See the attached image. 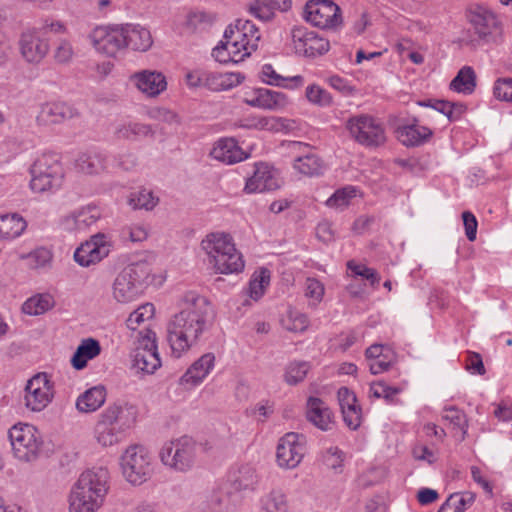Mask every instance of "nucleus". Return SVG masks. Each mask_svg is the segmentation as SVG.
I'll return each mask as SVG.
<instances>
[{"label": "nucleus", "instance_id": "obj_40", "mask_svg": "<svg viewBox=\"0 0 512 512\" xmlns=\"http://www.w3.org/2000/svg\"><path fill=\"white\" fill-rule=\"evenodd\" d=\"M212 56L217 62L223 64L238 63L246 58L235 43L228 38H224V41H221L220 44L213 49Z\"/></svg>", "mask_w": 512, "mask_h": 512}, {"label": "nucleus", "instance_id": "obj_45", "mask_svg": "<svg viewBox=\"0 0 512 512\" xmlns=\"http://www.w3.org/2000/svg\"><path fill=\"white\" fill-rule=\"evenodd\" d=\"M475 502L472 492L453 493L440 506L438 512H465Z\"/></svg>", "mask_w": 512, "mask_h": 512}, {"label": "nucleus", "instance_id": "obj_24", "mask_svg": "<svg viewBox=\"0 0 512 512\" xmlns=\"http://www.w3.org/2000/svg\"><path fill=\"white\" fill-rule=\"evenodd\" d=\"M101 218V210L95 205L78 208L61 219V226L66 231H85Z\"/></svg>", "mask_w": 512, "mask_h": 512}, {"label": "nucleus", "instance_id": "obj_61", "mask_svg": "<svg viewBox=\"0 0 512 512\" xmlns=\"http://www.w3.org/2000/svg\"><path fill=\"white\" fill-rule=\"evenodd\" d=\"M343 460L344 454L338 447H329L323 454V463L335 471L342 467Z\"/></svg>", "mask_w": 512, "mask_h": 512}, {"label": "nucleus", "instance_id": "obj_57", "mask_svg": "<svg viewBox=\"0 0 512 512\" xmlns=\"http://www.w3.org/2000/svg\"><path fill=\"white\" fill-rule=\"evenodd\" d=\"M324 286L315 278H308L305 283V296L310 299V306L315 307L323 298Z\"/></svg>", "mask_w": 512, "mask_h": 512}, {"label": "nucleus", "instance_id": "obj_19", "mask_svg": "<svg viewBox=\"0 0 512 512\" xmlns=\"http://www.w3.org/2000/svg\"><path fill=\"white\" fill-rule=\"evenodd\" d=\"M282 185L280 172L266 162H259L254 165L252 176L247 178L244 192L247 194L274 191Z\"/></svg>", "mask_w": 512, "mask_h": 512}, {"label": "nucleus", "instance_id": "obj_35", "mask_svg": "<svg viewBox=\"0 0 512 512\" xmlns=\"http://www.w3.org/2000/svg\"><path fill=\"white\" fill-rule=\"evenodd\" d=\"M244 80L239 73H220L207 71L204 78V87L213 91L229 90Z\"/></svg>", "mask_w": 512, "mask_h": 512}, {"label": "nucleus", "instance_id": "obj_44", "mask_svg": "<svg viewBox=\"0 0 512 512\" xmlns=\"http://www.w3.org/2000/svg\"><path fill=\"white\" fill-rule=\"evenodd\" d=\"M476 87V74L472 67H462L450 83V89L463 94H471Z\"/></svg>", "mask_w": 512, "mask_h": 512}, {"label": "nucleus", "instance_id": "obj_10", "mask_svg": "<svg viewBox=\"0 0 512 512\" xmlns=\"http://www.w3.org/2000/svg\"><path fill=\"white\" fill-rule=\"evenodd\" d=\"M196 451V443L191 438L183 436L165 443L159 456L165 466L178 472H186L194 466Z\"/></svg>", "mask_w": 512, "mask_h": 512}, {"label": "nucleus", "instance_id": "obj_41", "mask_svg": "<svg viewBox=\"0 0 512 512\" xmlns=\"http://www.w3.org/2000/svg\"><path fill=\"white\" fill-rule=\"evenodd\" d=\"M153 134L154 132L150 125L139 122H122L115 128V135L119 139L135 140L141 137L152 136Z\"/></svg>", "mask_w": 512, "mask_h": 512}, {"label": "nucleus", "instance_id": "obj_33", "mask_svg": "<svg viewBox=\"0 0 512 512\" xmlns=\"http://www.w3.org/2000/svg\"><path fill=\"white\" fill-rule=\"evenodd\" d=\"M76 168L85 174H98L106 168V155L98 150L80 153L76 159Z\"/></svg>", "mask_w": 512, "mask_h": 512}, {"label": "nucleus", "instance_id": "obj_56", "mask_svg": "<svg viewBox=\"0 0 512 512\" xmlns=\"http://www.w3.org/2000/svg\"><path fill=\"white\" fill-rule=\"evenodd\" d=\"M306 98L314 105L321 107L329 106L332 102L331 95L319 85H309L306 88Z\"/></svg>", "mask_w": 512, "mask_h": 512}, {"label": "nucleus", "instance_id": "obj_39", "mask_svg": "<svg viewBox=\"0 0 512 512\" xmlns=\"http://www.w3.org/2000/svg\"><path fill=\"white\" fill-rule=\"evenodd\" d=\"M209 512H235L237 496L227 491H213L206 502Z\"/></svg>", "mask_w": 512, "mask_h": 512}, {"label": "nucleus", "instance_id": "obj_2", "mask_svg": "<svg viewBox=\"0 0 512 512\" xmlns=\"http://www.w3.org/2000/svg\"><path fill=\"white\" fill-rule=\"evenodd\" d=\"M137 417L136 408L128 403H115L108 406L100 415L94 435L98 444L109 447L125 438Z\"/></svg>", "mask_w": 512, "mask_h": 512}, {"label": "nucleus", "instance_id": "obj_23", "mask_svg": "<svg viewBox=\"0 0 512 512\" xmlns=\"http://www.w3.org/2000/svg\"><path fill=\"white\" fill-rule=\"evenodd\" d=\"M130 83L147 97H156L167 88L165 76L156 70H140L129 76Z\"/></svg>", "mask_w": 512, "mask_h": 512}, {"label": "nucleus", "instance_id": "obj_60", "mask_svg": "<svg viewBox=\"0 0 512 512\" xmlns=\"http://www.w3.org/2000/svg\"><path fill=\"white\" fill-rule=\"evenodd\" d=\"M493 93L499 100L512 102V78L498 79L494 84Z\"/></svg>", "mask_w": 512, "mask_h": 512}, {"label": "nucleus", "instance_id": "obj_25", "mask_svg": "<svg viewBox=\"0 0 512 512\" xmlns=\"http://www.w3.org/2000/svg\"><path fill=\"white\" fill-rule=\"evenodd\" d=\"M80 112L74 106L65 102H49L41 106L37 122L42 125L58 124L79 117Z\"/></svg>", "mask_w": 512, "mask_h": 512}, {"label": "nucleus", "instance_id": "obj_29", "mask_svg": "<svg viewBox=\"0 0 512 512\" xmlns=\"http://www.w3.org/2000/svg\"><path fill=\"white\" fill-rule=\"evenodd\" d=\"M215 356L206 353L196 360L180 378L181 384L196 386L200 384L214 368Z\"/></svg>", "mask_w": 512, "mask_h": 512}, {"label": "nucleus", "instance_id": "obj_36", "mask_svg": "<svg viewBox=\"0 0 512 512\" xmlns=\"http://www.w3.org/2000/svg\"><path fill=\"white\" fill-rule=\"evenodd\" d=\"M100 352L101 347L96 339H83L71 358V364L76 370H82L87 366V362L97 357Z\"/></svg>", "mask_w": 512, "mask_h": 512}, {"label": "nucleus", "instance_id": "obj_14", "mask_svg": "<svg viewBox=\"0 0 512 512\" xmlns=\"http://www.w3.org/2000/svg\"><path fill=\"white\" fill-rule=\"evenodd\" d=\"M111 249V239L106 234L97 233L75 250L74 260L82 267H89L106 258Z\"/></svg>", "mask_w": 512, "mask_h": 512}, {"label": "nucleus", "instance_id": "obj_42", "mask_svg": "<svg viewBox=\"0 0 512 512\" xmlns=\"http://www.w3.org/2000/svg\"><path fill=\"white\" fill-rule=\"evenodd\" d=\"M26 228L25 220L18 214L0 216V238L14 239L22 234Z\"/></svg>", "mask_w": 512, "mask_h": 512}, {"label": "nucleus", "instance_id": "obj_59", "mask_svg": "<svg viewBox=\"0 0 512 512\" xmlns=\"http://www.w3.org/2000/svg\"><path fill=\"white\" fill-rule=\"evenodd\" d=\"M442 418L451 423L454 427L460 428L463 432V436L466 434L467 420L463 412L455 407H449L445 409Z\"/></svg>", "mask_w": 512, "mask_h": 512}, {"label": "nucleus", "instance_id": "obj_58", "mask_svg": "<svg viewBox=\"0 0 512 512\" xmlns=\"http://www.w3.org/2000/svg\"><path fill=\"white\" fill-rule=\"evenodd\" d=\"M54 59L59 64L69 63L74 56V49L70 41L62 39L54 50Z\"/></svg>", "mask_w": 512, "mask_h": 512}, {"label": "nucleus", "instance_id": "obj_6", "mask_svg": "<svg viewBox=\"0 0 512 512\" xmlns=\"http://www.w3.org/2000/svg\"><path fill=\"white\" fill-rule=\"evenodd\" d=\"M30 188L35 193L53 192L63 183L64 169L55 154H43L30 168Z\"/></svg>", "mask_w": 512, "mask_h": 512}, {"label": "nucleus", "instance_id": "obj_16", "mask_svg": "<svg viewBox=\"0 0 512 512\" xmlns=\"http://www.w3.org/2000/svg\"><path fill=\"white\" fill-rule=\"evenodd\" d=\"M161 366L157 351L156 335L153 331L147 330L139 346L132 355V367L137 372L147 374L154 373Z\"/></svg>", "mask_w": 512, "mask_h": 512}, {"label": "nucleus", "instance_id": "obj_8", "mask_svg": "<svg viewBox=\"0 0 512 512\" xmlns=\"http://www.w3.org/2000/svg\"><path fill=\"white\" fill-rule=\"evenodd\" d=\"M345 128L355 142L367 148L379 147L386 141L382 123L371 115H354L346 121Z\"/></svg>", "mask_w": 512, "mask_h": 512}, {"label": "nucleus", "instance_id": "obj_64", "mask_svg": "<svg viewBox=\"0 0 512 512\" xmlns=\"http://www.w3.org/2000/svg\"><path fill=\"white\" fill-rule=\"evenodd\" d=\"M345 424L353 430H356L361 424V408L358 404L341 411Z\"/></svg>", "mask_w": 512, "mask_h": 512}, {"label": "nucleus", "instance_id": "obj_51", "mask_svg": "<svg viewBox=\"0 0 512 512\" xmlns=\"http://www.w3.org/2000/svg\"><path fill=\"white\" fill-rule=\"evenodd\" d=\"M270 283V271L266 268H261L256 271L249 283V295L252 299L258 300L265 292V289Z\"/></svg>", "mask_w": 512, "mask_h": 512}, {"label": "nucleus", "instance_id": "obj_20", "mask_svg": "<svg viewBox=\"0 0 512 512\" xmlns=\"http://www.w3.org/2000/svg\"><path fill=\"white\" fill-rule=\"evenodd\" d=\"M109 473L105 468H93L82 472L73 484L81 493H85L104 503L109 490Z\"/></svg>", "mask_w": 512, "mask_h": 512}, {"label": "nucleus", "instance_id": "obj_38", "mask_svg": "<svg viewBox=\"0 0 512 512\" xmlns=\"http://www.w3.org/2000/svg\"><path fill=\"white\" fill-rule=\"evenodd\" d=\"M230 482L237 490L254 489L258 483V473L252 464H241L230 473Z\"/></svg>", "mask_w": 512, "mask_h": 512}, {"label": "nucleus", "instance_id": "obj_47", "mask_svg": "<svg viewBox=\"0 0 512 512\" xmlns=\"http://www.w3.org/2000/svg\"><path fill=\"white\" fill-rule=\"evenodd\" d=\"M280 322L285 330L294 333L304 332L309 325L307 315L292 308H289L286 311V313L282 316Z\"/></svg>", "mask_w": 512, "mask_h": 512}, {"label": "nucleus", "instance_id": "obj_49", "mask_svg": "<svg viewBox=\"0 0 512 512\" xmlns=\"http://www.w3.org/2000/svg\"><path fill=\"white\" fill-rule=\"evenodd\" d=\"M287 500L285 494L278 489H273L262 497L260 512H287Z\"/></svg>", "mask_w": 512, "mask_h": 512}, {"label": "nucleus", "instance_id": "obj_34", "mask_svg": "<svg viewBox=\"0 0 512 512\" xmlns=\"http://www.w3.org/2000/svg\"><path fill=\"white\" fill-rule=\"evenodd\" d=\"M106 400L103 386H94L80 394L76 400V408L81 413H92L98 410Z\"/></svg>", "mask_w": 512, "mask_h": 512}, {"label": "nucleus", "instance_id": "obj_63", "mask_svg": "<svg viewBox=\"0 0 512 512\" xmlns=\"http://www.w3.org/2000/svg\"><path fill=\"white\" fill-rule=\"evenodd\" d=\"M29 259L34 268H43L50 264L52 253L49 249L40 247L30 253Z\"/></svg>", "mask_w": 512, "mask_h": 512}, {"label": "nucleus", "instance_id": "obj_9", "mask_svg": "<svg viewBox=\"0 0 512 512\" xmlns=\"http://www.w3.org/2000/svg\"><path fill=\"white\" fill-rule=\"evenodd\" d=\"M14 456L23 462L37 459L43 444L40 432L30 424H16L8 432Z\"/></svg>", "mask_w": 512, "mask_h": 512}, {"label": "nucleus", "instance_id": "obj_15", "mask_svg": "<svg viewBox=\"0 0 512 512\" xmlns=\"http://www.w3.org/2000/svg\"><path fill=\"white\" fill-rule=\"evenodd\" d=\"M306 438L295 432L286 433L277 446L276 459L280 467L293 469L297 467L305 454Z\"/></svg>", "mask_w": 512, "mask_h": 512}, {"label": "nucleus", "instance_id": "obj_28", "mask_svg": "<svg viewBox=\"0 0 512 512\" xmlns=\"http://www.w3.org/2000/svg\"><path fill=\"white\" fill-rule=\"evenodd\" d=\"M306 416L309 422L323 431L332 429L334 425L331 410L323 400L317 397L308 399Z\"/></svg>", "mask_w": 512, "mask_h": 512}, {"label": "nucleus", "instance_id": "obj_1", "mask_svg": "<svg viewBox=\"0 0 512 512\" xmlns=\"http://www.w3.org/2000/svg\"><path fill=\"white\" fill-rule=\"evenodd\" d=\"M186 306L167 323V341L174 357H181L196 346L213 322L209 301L199 295L185 296Z\"/></svg>", "mask_w": 512, "mask_h": 512}, {"label": "nucleus", "instance_id": "obj_55", "mask_svg": "<svg viewBox=\"0 0 512 512\" xmlns=\"http://www.w3.org/2000/svg\"><path fill=\"white\" fill-rule=\"evenodd\" d=\"M401 391V387L391 386L383 380L374 382L370 386L371 395L376 398H384L388 403H392L394 401V397L401 393Z\"/></svg>", "mask_w": 512, "mask_h": 512}, {"label": "nucleus", "instance_id": "obj_46", "mask_svg": "<svg viewBox=\"0 0 512 512\" xmlns=\"http://www.w3.org/2000/svg\"><path fill=\"white\" fill-rule=\"evenodd\" d=\"M295 122L281 117H262L245 127L268 130L272 132H288L294 128Z\"/></svg>", "mask_w": 512, "mask_h": 512}, {"label": "nucleus", "instance_id": "obj_54", "mask_svg": "<svg viewBox=\"0 0 512 512\" xmlns=\"http://www.w3.org/2000/svg\"><path fill=\"white\" fill-rule=\"evenodd\" d=\"M157 201L158 199L154 197L153 193L146 189L131 193L129 197V205L133 209L151 210L156 206Z\"/></svg>", "mask_w": 512, "mask_h": 512}, {"label": "nucleus", "instance_id": "obj_4", "mask_svg": "<svg viewBox=\"0 0 512 512\" xmlns=\"http://www.w3.org/2000/svg\"><path fill=\"white\" fill-rule=\"evenodd\" d=\"M150 274L151 268L146 262H136L126 266L113 281V299L121 304L138 299L146 288Z\"/></svg>", "mask_w": 512, "mask_h": 512}, {"label": "nucleus", "instance_id": "obj_53", "mask_svg": "<svg viewBox=\"0 0 512 512\" xmlns=\"http://www.w3.org/2000/svg\"><path fill=\"white\" fill-rule=\"evenodd\" d=\"M356 196V189L353 186H346L336 190L325 202L329 208L342 210L347 207L352 198Z\"/></svg>", "mask_w": 512, "mask_h": 512}, {"label": "nucleus", "instance_id": "obj_50", "mask_svg": "<svg viewBox=\"0 0 512 512\" xmlns=\"http://www.w3.org/2000/svg\"><path fill=\"white\" fill-rule=\"evenodd\" d=\"M310 369L307 361H292L285 368L284 381L288 385H296L305 379Z\"/></svg>", "mask_w": 512, "mask_h": 512}, {"label": "nucleus", "instance_id": "obj_48", "mask_svg": "<svg viewBox=\"0 0 512 512\" xmlns=\"http://www.w3.org/2000/svg\"><path fill=\"white\" fill-rule=\"evenodd\" d=\"M259 96L261 102V109L265 110H279L286 107L289 103L287 96L278 91L259 88Z\"/></svg>", "mask_w": 512, "mask_h": 512}, {"label": "nucleus", "instance_id": "obj_37", "mask_svg": "<svg viewBox=\"0 0 512 512\" xmlns=\"http://www.w3.org/2000/svg\"><path fill=\"white\" fill-rule=\"evenodd\" d=\"M102 505L103 502L81 493L80 489L72 485L68 495L69 512H97Z\"/></svg>", "mask_w": 512, "mask_h": 512}, {"label": "nucleus", "instance_id": "obj_13", "mask_svg": "<svg viewBox=\"0 0 512 512\" xmlns=\"http://www.w3.org/2000/svg\"><path fill=\"white\" fill-rule=\"evenodd\" d=\"M54 396L53 384L46 373H38L25 386L24 403L33 411L40 412L48 406Z\"/></svg>", "mask_w": 512, "mask_h": 512}, {"label": "nucleus", "instance_id": "obj_7", "mask_svg": "<svg viewBox=\"0 0 512 512\" xmlns=\"http://www.w3.org/2000/svg\"><path fill=\"white\" fill-rule=\"evenodd\" d=\"M122 475L127 482L139 486L150 479L153 474L152 456L139 444L130 445L120 457Z\"/></svg>", "mask_w": 512, "mask_h": 512}, {"label": "nucleus", "instance_id": "obj_11", "mask_svg": "<svg viewBox=\"0 0 512 512\" xmlns=\"http://www.w3.org/2000/svg\"><path fill=\"white\" fill-rule=\"evenodd\" d=\"M122 24L101 25L94 28L88 38L98 53L116 57L125 50V37Z\"/></svg>", "mask_w": 512, "mask_h": 512}, {"label": "nucleus", "instance_id": "obj_62", "mask_svg": "<svg viewBox=\"0 0 512 512\" xmlns=\"http://www.w3.org/2000/svg\"><path fill=\"white\" fill-rule=\"evenodd\" d=\"M121 235L132 242H142L148 237V230L144 225L134 224L124 227Z\"/></svg>", "mask_w": 512, "mask_h": 512}, {"label": "nucleus", "instance_id": "obj_3", "mask_svg": "<svg viewBox=\"0 0 512 512\" xmlns=\"http://www.w3.org/2000/svg\"><path fill=\"white\" fill-rule=\"evenodd\" d=\"M208 263L220 274L239 273L244 269L242 254L236 249L232 237L225 233H210L201 242Z\"/></svg>", "mask_w": 512, "mask_h": 512}, {"label": "nucleus", "instance_id": "obj_31", "mask_svg": "<svg viewBox=\"0 0 512 512\" xmlns=\"http://www.w3.org/2000/svg\"><path fill=\"white\" fill-rule=\"evenodd\" d=\"M291 0H253L249 4V12L260 21H270L276 10L287 11L290 8Z\"/></svg>", "mask_w": 512, "mask_h": 512}, {"label": "nucleus", "instance_id": "obj_52", "mask_svg": "<svg viewBox=\"0 0 512 512\" xmlns=\"http://www.w3.org/2000/svg\"><path fill=\"white\" fill-rule=\"evenodd\" d=\"M155 308L152 303H145L134 310L126 320L130 330H137L143 323L153 318Z\"/></svg>", "mask_w": 512, "mask_h": 512}, {"label": "nucleus", "instance_id": "obj_5", "mask_svg": "<svg viewBox=\"0 0 512 512\" xmlns=\"http://www.w3.org/2000/svg\"><path fill=\"white\" fill-rule=\"evenodd\" d=\"M466 18L472 27V30L467 31L462 38L466 45L476 48L494 41L500 33L501 22L494 12L484 6L469 7Z\"/></svg>", "mask_w": 512, "mask_h": 512}, {"label": "nucleus", "instance_id": "obj_17", "mask_svg": "<svg viewBox=\"0 0 512 512\" xmlns=\"http://www.w3.org/2000/svg\"><path fill=\"white\" fill-rule=\"evenodd\" d=\"M224 38L231 39L248 57L258 49L261 35L258 28L250 20L238 19L234 26H229L225 30Z\"/></svg>", "mask_w": 512, "mask_h": 512}, {"label": "nucleus", "instance_id": "obj_27", "mask_svg": "<svg viewBox=\"0 0 512 512\" xmlns=\"http://www.w3.org/2000/svg\"><path fill=\"white\" fill-rule=\"evenodd\" d=\"M125 37V49L134 51H147L153 43L150 31L139 24H122Z\"/></svg>", "mask_w": 512, "mask_h": 512}, {"label": "nucleus", "instance_id": "obj_22", "mask_svg": "<svg viewBox=\"0 0 512 512\" xmlns=\"http://www.w3.org/2000/svg\"><path fill=\"white\" fill-rule=\"evenodd\" d=\"M291 150L302 152L293 162V168L300 174L308 177L320 176L324 173L325 164L323 160L314 152L310 146L303 142L292 141L289 143Z\"/></svg>", "mask_w": 512, "mask_h": 512}, {"label": "nucleus", "instance_id": "obj_26", "mask_svg": "<svg viewBox=\"0 0 512 512\" xmlns=\"http://www.w3.org/2000/svg\"><path fill=\"white\" fill-rule=\"evenodd\" d=\"M210 155L224 164H234L247 158V154L238 146L232 138L218 140L212 148Z\"/></svg>", "mask_w": 512, "mask_h": 512}, {"label": "nucleus", "instance_id": "obj_32", "mask_svg": "<svg viewBox=\"0 0 512 512\" xmlns=\"http://www.w3.org/2000/svg\"><path fill=\"white\" fill-rule=\"evenodd\" d=\"M261 81L267 85L283 87L287 89H296L304 85V77L295 75L292 77H283L278 74L271 64H264L259 72Z\"/></svg>", "mask_w": 512, "mask_h": 512}, {"label": "nucleus", "instance_id": "obj_21", "mask_svg": "<svg viewBox=\"0 0 512 512\" xmlns=\"http://www.w3.org/2000/svg\"><path fill=\"white\" fill-rule=\"evenodd\" d=\"M19 49L25 61L38 64L48 54L50 44L39 29L31 28L22 32L19 39Z\"/></svg>", "mask_w": 512, "mask_h": 512}, {"label": "nucleus", "instance_id": "obj_43", "mask_svg": "<svg viewBox=\"0 0 512 512\" xmlns=\"http://www.w3.org/2000/svg\"><path fill=\"white\" fill-rule=\"evenodd\" d=\"M54 304V298L49 293L36 294L23 303L22 311L30 316H38L53 308Z\"/></svg>", "mask_w": 512, "mask_h": 512}, {"label": "nucleus", "instance_id": "obj_30", "mask_svg": "<svg viewBox=\"0 0 512 512\" xmlns=\"http://www.w3.org/2000/svg\"><path fill=\"white\" fill-rule=\"evenodd\" d=\"M398 140L406 147H416L424 144L432 136V131L414 122L401 125L396 130Z\"/></svg>", "mask_w": 512, "mask_h": 512}, {"label": "nucleus", "instance_id": "obj_18", "mask_svg": "<svg viewBox=\"0 0 512 512\" xmlns=\"http://www.w3.org/2000/svg\"><path fill=\"white\" fill-rule=\"evenodd\" d=\"M291 38L295 53L305 57H317L329 50V41L306 27H294Z\"/></svg>", "mask_w": 512, "mask_h": 512}, {"label": "nucleus", "instance_id": "obj_12", "mask_svg": "<svg viewBox=\"0 0 512 512\" xmlns=\"http://www.w3.org/2000/svg\"><path fill=\"white\" fill-rule=\"evenodd\" d=\"M304 17L321 29H335L342 24L341 9L332 0H310L305 6Z\"/></svg>", "mask_w": 512, "mask_h": 512}]
</instances>
